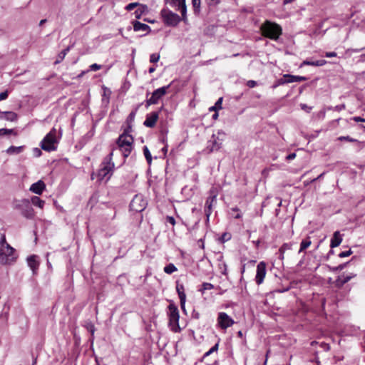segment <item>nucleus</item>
I'll return each instance as SVG.
<instances>
[{
  "mask_svg": "<svg viewBox=\"0 0 365 365\" xmlns=\"http://www.w3.org/2000/svg\"><path fill=\"white\" fill-rule=\"evenodd\" d=\"M14 249L6 242L5 235L0 233V263L11 264L14 262Z\"/></svg>",
  "mask_w": 365,
  "mask_h": 365,
  "instance_id": "1",
  "label": "nucleus"
},
{
  "mask_svg": "<svg viewBox=\"0 0 365 365\" xmlns=\"http://www.w3.org/2000/svg\"><path fill=\"white\" fill-rule=\"evenodd\" d=\"M260 30L263 36L274 41H277L282 34L281 26L268 20L260 26Z\"/></svg>",
  "mask_w": 365,
  "mask_h": 365,
  "instance_id": "2",
  "label": "nucleus"
},
{
  "mask_svg": "<svg viewBox=\"0 0 365 365\" xmlns=\"http://www.w3.org/2000/svg\"><path fill=\"white\" fill-rule=\"evenodd\" d=\"M113 151L110 152L103 160L98 170L97 178L99 181L105 180L107 182L113 175L115 167L112 162Z\"/></svg>",
  "mask_w": 365,
  "mask_h": 365,
  "instance_id": "3",
  "label": "nucleus"
},
{
  "mask_svg": "<svg viewBox=\"0 0 365 365\" xmlns=\"http://www.w3.org/2000/svg\"><path fill=\"white\" fill-rule=\"evenodd\" d=\"M58 132L55 128H53L43 138L41 142V148L42 150L51 152L57 149V143L60 136L57 135Z\"/></svg>",
  "mask_w": 365,
  "mask_h": 365,
  "instance_id": "4",
  "label": "nucleus"
},
{
  "mask_svg": "<svg viewBox=\"0 0 365 365\" xmlns=\"http://www.w3.org/2000/svg\"><path fill=\"white\" fill-rule=\"evenodd\" d=\"M13 207L19 210L21 214L27 219H32L34 217V211L29 199L14 200Z\"/></svg>",
  "mask_w": 365,
  "mask_h": 365,
  "instance_id": "5",
  "label": "nucleus"
},
{
  "mask_svg": "<svg viewBox=\"0 0 365 365\" xmlns=\"http://www.w3.org/2000/svg\"><path fill=\"white\" fill-rule=\"evenodd\" d=\"M160 14L163 18L164 24L168 26L174 27L178 26V24L181 21H183L182 15L180 17L178 14L173 12L172 11L168 9H162Z\"/></svg>",
  "mask_w": 365,
  "mask_h": 365,
  "instance_id": "6",
  "label": "nucleus"
},
{
  "mask_svg": "<svg viewBox=\"0 0 365 365\" xmlns=\"http://www.w3.org/2000/svg\"><path fill=\"white\" fill-rule=\"evenodd\" d=\"M168 317H169V325L171 327V329L178 332L180 330L179 327V311L178 307L174 304H170L168 305Z\"/></svg>",
  "mask_w": 365,
  "mask_h": 365,
  "instance_id": "7",
  "label": "nucleus"
},
{
  "mask_svg": "<svg viewBox=\"0 0 365 365\" xmlns=\"http://www.w3.org/2000/svg\"><path fill=\"white\" fill-rule=\"evenodd\" d=\"M170 86V84L155 90L153 92L151 97L146 101L145 107L148 108L150 105L157 104L158 101L167 93V91Z\"/></svg>",
  "mask_w": 365,
  "mask_h": 365,
  "instance_id": "8",
  "label": "nucleus"
},
{
  "mask_svg": "<svg viewBox=\"0 0 365 365\" xmlns=\"http://www.w3.org/2000/svg\"><path fill=\"white\" fill-rule=\"evenodd\" d=\"M166 4H169L170 6L175 8L176 10L180 11L182 16V20L185 23L187 21V6L185 0H165Z\"/></svg>",
  "mask_w": 365,
  "mask_h": 365,
  "instance_id": "9",
  "label": "nucleus"
},
{
  "mask_svg": "<svg viewBox=\"0 0 365 365\" xmlns=\"http://www.w3.org/2000/svg\"><path fill=\"white\" fill-rule=\"evenodd\" d=\"M147 201L144 200L143 195H136L130 203V209L133 211L140 212L146 207Z\"/></svg>",
  "mask_w": 365,
  "mask_h": 365,
  "instance_id": "10",
  "label": "nucleus"
},
{
  "mask_svg": "<svg viewBox=\"0 0 365 365\" xmlns=\"http://www.w3.org/2000/svg\"><path fill=\"white\" fill-rule=\"evenodd\" d=\"M217 202V194L214 190H210V196L207 198L205 205V213L207 217V220H209L210 216L212 211V207Z\"/></svg>",
  "mask_w": 365,
  "mask_h": 365,
  "instance_id": "11",
  "label": "nucleus"
},
{
  "mask_svg": "<svg viewBox=\"0 0 365 365\" xmlns=\"http://www.w3.org/2000/svg\"><path fill=\"white\" fill-rule=\"evenodd\" d=\"M217 322L222 329H226L234 324V320L225 312H220L218 314Z\"/></svg>",
  "mask_w": 365,
  "mask_h": 365,
  "instance_id": "12",
  "label": "nucleus"
},
{
  "mask_svg": "<svg viewBox=\"0 0 365 365\" xmlns=\"http://www.w3.org/2000/svg\"><path fill=\"white\" fill-rule=\"evenodd\" d=\"M222 138H220L218 136H216L215 134H213L211 136L210 140H209L207 142V149L209 150V152L219 150L222 146Z\"/></svg>",
  "mask_w": 365,
  "mask_h": 365,
  "instance_id": "13",
  "label": "nucleus"
},
{
  "mask_svg": "<svg viewBox=\"0 0 365 365\" xmlns=\"http://www.w3.org/2000/svg\"><path fill=\"white\" fill-rule=\"evenodd\" d=\"M266 275V264L264 262H260L257 266V273L255 277L256 283L261 284Z\"/></svg>",
  "mask_w": 365,
  "mask_h": 365,
  "instance_id": "14",
  "label": "nucleus"
},
{
  "mask_svg": "<svg viewBox=\"0 0 365 365\" xmlns=\"http://www.w3.org/2000/svg\"><path fill=\"white\" fill-rule=\"evenodd\" d=\"M130 129H131V127L129 126L128 130H126L124 133H123L122 135H120L119 136V138L117 140L118 146H120L121 145H124V146H127V147L132 145L133 142V138L132 135H128L126 133V132Z\"/></svg>",
  "mask_w": 365,
  "mask_h": 365,
  "instance_id": "15",
  "label": "nucleus"
},
{
  "mask_svg": "<svg viewBox=\"0 0 365 365\" xmlns=\"http://www.w3.org/2000/svg\"><path fill=\"white\" fill-rule=\"evenodd\" d=\"M158 112H152L146 115L143 125L148 128H153L158 119Z\"/></svg>",
  "mask_w": 365,
  "mask_h": 365,
  "instance_id": "16",
  "label": "nucleus"
},
{
  "mask_svg": "<svg viewBox=\"0 0 365 365\" xmlns=\"http://www.w3.org/2000/svg\"><path fill=\"white\" fill-rule=\"evenodd\" d=\"M46 185L42 180L33 183L30 187V190L35 194L41 195L45 190Z\"/></svg>",
  "mask_w": 365,
  "mask_h": 365,
  "instance_id": "17",
  "label": "nucleus"
},
{
  "mask_svg": "<svg viewBox=\"0 0 365 365\" xmlns=\"http://www.w3.org/2000/svg\"><path fill=\"white\" fill-rule=\"evenodd\" d=\"M18 115L13 111L0 112V119H4L8 121H16Z\"/></svg>",
  "mask_w": 365,
  "mask_h": 365,
  "instance_id": "18",
  "label": "nucleus"
},
{
  "mask_svg": "<svg viewBox=\"0 0 365 365\" xmlns=\"http://www.w3.org/2000/svg\"><path fill=\"white\" fill-rule=\"evenodd\" d=\"M342 241V237L339 232V231H336L334 232L333 236L331 239L330 247L331 248H334L338 247Z\"/></svg>",
  "mask_w": 365,
  "mask_h": 365,
  "instance_id": "19",
  "label": "nucleus"
},
{
  "mask_svg": "<svg viewBox=\"0 0 365 365\" xmlns=\"http://www.w3.org/2000/svg\"><path fill=\"white\" fill-rule=\"evenodd\" d=\"M27 263L29 267L32 269L33 273L35 274L39 265L38 262L36 260V256L31 255L28 257Z\"/></svg>",
  "mask_w": 365,
  "mask_h": 365,
  "instance_id": "20",
  "label": "nucleus"
},
{
  "mask_svg": "<svg viewBox=\"0 0 365 365\" xmlns=\"http://www.w3.org/2000/svg\"><path fill=\"white\" fill-rule=\"evenodd\" d=\"M133 29L135 31H146L147 33L150 32L151 31L150 27L145 24H143L140 21H135L133 23Z\"/></svg>",
  "mask_w": 365,
  "mask_h": 365,
  "instance_id": "21",
  "label": "nucleus"
},
{
  "mask_svg": "<svg viewBox=\"0 0 365 365\" xmlns=\"http://www.w3.org/2000/svg\"><path fill=\"white\" fill-rule=\"evenodd\" d=\"M284 78H287L288 83H293V82L305 81L308 79V78H307L305 76H293L291 74H284Z\"/></svg>",
  "mask_w": 365,
  "mask_h": 365,
  "instance_id": "22",
  "label": "nucleus"
},
{
  "mask_svg": "<svg viewBox=\"0 0 365 365\" xmlns=\"http://www.w3.org/2000/svg\"><path fill=\"white\" fill-rule=\"evenodd\" d=\"M102 103L103 104L107 105L109 103L111 91L108 88L104 86H102Z\"/></svg>",
  "mask_w": 365,
  "mask_h": 365,
  "instance_id": "23",
  "label": "nucleus"
},
{
  "mask_svg": "<svg viewBox=\"0 0 365 365\" xmlns=\"http://www.w3.org/2000/svg\"><path fill=\"white\" fill-rule=\"evenodd\" d=\"M352 278L351 276H339L335 281V286L338 288H341L343 287L346 283H347Z\"/></svg>",
  "mask_w": 365,
  "mask_h": 365,
  "instance_id": "24",
  "label": "nucleus"
},
{
  "mask_svg": "<svg viewBox=\"0 0 365 365\" xmlns=\"http://www.w3.org/2000/svg\"><path fill=\"white\" fill-rule=\"evenodd\" d=\"M338 140H340V141H347V142H350V143H357L358 145V148L359 149H361L362 147H363V144L364 143L363 142H360L358 140L355 139V138H353L349 135L347 136H340L337 138Z\"/></svg>",
  "mask_w": 365,
  "mask_h": 365,
  "instance_id": "25",
  "label": "nucleus"
},
{
  "mask_svg": "<svg viewBox=\"0 0 365 365\" xmlns=\"http://www.w3.org/2000/svg\"><path fill=\"white\" fill-rule=\"evenodd\" d=\"M148 11V8L146 5L139 4L138 9L135 11L134 14L136 19H140L141 16Z\"/></svg>",
  "mask_w": 365,
  "mask_h": 365,
  "instance_id": "26",
  "label": "nucleus"
},
{
  "mask_svg": "<svg viewBox=\"0 0 365 365\" xmlns=\"http://www.w3.org/2000/svg\"><path fill=\"white\" fill-rule=\"evenodd\" d=\"M24 150V146H10L6 150L8 155H16L22 153Z\"/></svg>",
  "mask_w": 365,
  "mask_h": 365,
  "instance_id": "27",
  "label": "nucleus"
},
{
  "mask_svg": "<svg viewBox=\"0 0 365 365\" xmlns=\"http://www.w3.org/2000/svg\"><path fill=\"white\" fill-rule=\"evenodd\" d=\"M184 286L182 284H180L178 281L176 282V291L178 292V294L179 296V299H182L183 300L184 299H186V294L184 292Z\"/></svg>",
  "mask_w": 365,
  "mask_h": 365,
  "instance_id": "28",
  "label": "nucleus"
},
{
  "mask_svg": "<svg viewBox=\"0 0 365 365\" xmlns=\"http://www.w3.org/2000/svg\"><path fill=\"white\" fill-rule=\"evenodd\" d=\"M70 48V46H68L66 48L63 49L61 52L58 53L56 61H54V64H58L64 59L66 55L69 51Z\"/></svg>",
  "mask_w": 365,
  "mask_h": 365,
  "instance_id": "29",
  "label": "nucleus"
},
{
  "mask_svg": "<svg viewBox=\"0 0 365 365\" xmlns=\"http://www.w3.org/2000/svg\"><path fill=\"white\" fill-rule=\"evenodd\" d=\"M31 204L32 203L34 205L37 206L40 208H43L45 201L41 200L40 197L37 196H34L30 200Z\"/></svg>",
  "mask_w": 365,
  "mask_h": 365,
  "instance_id": "30",
  "label": "nucleus"
},
{
  "mask_svg": "<svg viewBox=\"0 0 365 365\" xmlns=\"http://www.w3.org/2000/svg\"><path fill=\"white\" fill-rule=\"evenodd\" d=\"M312 244V242L310 240V237H307V238L304 239L300 244V249L299 250V252H303L304 250L308 248L310 245Z\"/></svg>",
  "mask_w": 365,
  "mask_h": 365,
  "instance_id": "31",
  "label": "nucleus"
},
{
  "mask_svg": "<svg viewBox=\"0 0 365 365\" xmlns=\"http://www.w3.org/2000/svg\"><path fill=\"white\" fill-rule=\"evenodd\" d=\"M118 148L124 158H127L130 154L132 150V145L127 147L121 145L120 146H118Z\"/></svg>",
  "mask_w": 365,
  "mask_h": 365,
  "instance_id": "32",
  "label": "nucleus"
},
{
  "mask_svg": "<svg viewBox=\"0 0 365 365\" xmlns=\"http://www.w3.org/2000/svg\"><path fill=\"white\" fill-rule=\"evenodd\" d=\"M286 83H287V78H284V74L283 75V76L279 79H277L274 83V84L272 86V88L273 89L277 88L278 86H281V85H284V84H286Z\"/></svg>",
  "mask_w": 365,
  "mask_h": 365,
  "instance_id": "33",
  "label": "nucleus"
},
{
  "mask_svg": "<svg viewBox=\"0 0 365 365\" xmlns=\"http://www.w3.org/2000/svg\"><path fill=\"white\" fill-rule=\"evenodd\" d=\"M11 134L17 135V133L14 130V129L0 128V137Z\"/></svg>",
  "mask_w": 365,
  "mask_h": 365,
  "instance_id": "34",
  "label": "nucleus"
},
{
  "mask_svg": "<svg viewBox=\"0 0 365 365\" xmlns=\"http://www.w3.org/2000/svg\"><path fill=\"white\" fill-rule=\"evenodd\" d=\"M175 271H177V267L173 263H170L164 267V272L168 274H170Z\"/></svg>",
  "mask_w": 365,
  "mask_h": 365,
  "instance_id": "35",
  "label": "nucleus"
},
{
  "mask_svg": "<svg viewBox=\"0 0 365 365\" xmlns=\"http://www.w3.org/2000/svg\"><path fill=\"white\" fill-rule=\"evenodd\" d=\"M200 3H201V0H192L193 11L195 14L200 13Z\"/></svg>",
  "mask_w": 365,
  "mask_h": 365,
  "instance_id": "36",
  "label": "nucleus"
},
{
  "mask_svg": "<svg viewBox=\"0 0 365 365\" xmlns=\"http://www.w3.org/2000/svg\"><path fill=\"white\" fill-rule=\"evenodd\" d=\"M143 153H144L145 158L148 163L149 165H150L152 163V156H151L150 152L147 146L143 147Z\"/></svg>",
  "mask_w": 365,
  "mask_h": 365,
  "instance_id": "37",
  "label": "nucleus"
},
{
  "mask_svg": "<svg viewBox=\"0 0 365 365\" xmlns=\"http://www.w3.org/2000/svg\"><path fill=\"white\" fill-rule=\"evenodd\" d=\"M222 98H220L217 102L215 103V106L210 107L209 110L210 111H217L219 109L222 108Z\"/></svg>",
  "mask_w": 365,
  "mask_h": 365,
  "instance_id": "38",
  "label": "nucleus"
},
{
  "mask_svg": "<svg viewBox=\"0 0 365 365\" xmlns=\"http://www.w3.org/2000/svg\"><path fill=\"white\" fill-rule=\"evenodd\" d=\"M213 288H214V285L212 284L209 283V282H204V283H202V287L200 289V291L203 293L205 290H210Z\"/></svg>",
  "mask_w": 365,
  "mask_h": 365,
  "instance_id": "39",
  "label": "nucleus"
},
{
  "mask_svg": "<svg viewBox=\"0 0 365 365\" xmlns=\"http://www.w3.org/2000/svg\"><path fill=\"white\" fill-rule=\"evenodd\" d=\"M103 68L104 70V73H106L109 69L108 67L107 66H102V65H99V64H97V63H93V71H96L98 70H99L100 68Z\"/></svg>",
  "mask_w": 365,
  "mask_h": 365,
  "instance_id": "40",
  "label": "nucleus"
},
{
  "mask_svg": "<svg viewBox=\"0 0 365 365\" xmlns=\"http://www.w3.org/2000/svg\"><path fill=\"white\" fill-rule=\"evenodd\" d=\"M291 248H292V244L284 243L279 248V252L283 254V253H284V252L286 250H291Z\"/></svg>",
  "mask_w": 365,
  "mask_h": 365,
  "instance_id": "41",
  "label": "nucleus"
},
{
  "mask_svg": "<svg viewBox=\"0 0 365 365\" xmlns=\"http://www.w3.org/2000/svg\"><path fill=\"white\" fill-rule=\"evenodd\" d=\"M327 63V61L324 59L312 61L313 66H322Z\"/></svg>",
  "mask_w": 365,
  "mask_h": 365,
  "instance_id": "42",
  "label": "nucleus"
},
{
  "mask_svg": "<svg viewBox=\"0 0 365 365\" xmlns=\"http://www.w3.org/2000/svg\"><path fill=\"white\" fill-rule=\"evenodd\" d=\"M160 58V55L158 53H152L150 56V61L151 63H156L158 61Z\"/></svg>",
  "mask_w": 365,
  "mask_h": 365,
  "instance_id": "43",
  "label": "nucleus"
},
{
  "mask_svg": "<svg viewBox=\"0 0 365 365\" xmlns=\"http://www.w3.org/2000/svg\"><path fill=\"white\" fill-rule=\"evenodd\" d=\"M140 105H138V106L135 109V110L132 111V112L129 114V115H128V119H127V120H128V121H133V120H134L135 116V114H136V112H137V110H138V108L140 107Z\"/></svg>",
  "mask_w": 365,
  "mask_h": 365,
  "instance_id": "44",
  "label": "nucleus"
},
{
  "mask_svg": "<svg viewBox=\"0 0 365 365\" xmlns=\"http://www.w3.org/2000/svg\"><path fill=\"white\" fill-rule=\"evenodd\" d=\"M140 4L137 3V2H134V3H130L129 4H128L126 6H125V9L127 11H132L133 9H135L136 6H138Z\"/></svg>",
  "mask_w": 365,
  "mask_h": 365,
  "instance_id": "45",
  "label": "nucleus"
},
{
  "mask_svg": "<svg viewBox=\"0 0 365 365\" xmlns=\"http://www.w3.org/2000/svg\"><path fill=\"white\" fill-rule=\"evenodd\" d=\"M352 254V251L351 250H349L347 251L341 252L339 254V257L341 258L349 257Z\"/></svg>",
  "mask_w": 365,
  "mask_h": 365,
  "instance_id": "46",
  "label": "nucleus"
},
{
  "mask_svg": "<svg viewBox=\"0 0 365 365\" xmlns=\"http://www.w3.org/2000/svg\"><path fill=\"white\" fill-rule=\"evenodd\" d=\"M218 349V344H216L215 345H214L208 351H207L205 354H204V357L207 356H209L210 354H212L213 351H217Z\"/></svg>",
  "mask_w": 365,
  "mask_h": 365,
  "instance_id": "47",
  "label": "nucleus"
},
{
  "mask_svg": "<svg viewBox=\"0 0 365 365\" xmlns=\"http://www.w3.org/2000/svg\"><path fill=\"white\" fill-rule=\"evenodd\" d=\"M300 107L303 110H304L307 113H309L312 109V107L309 106L305 103H301Z\"/></svg>",
  "mask_w": 365,
  "mask_h": 365,
  "instance_id": "48",
  "label": "nucleus"
},
{
  "mask_svg": "<svg viewBox=\"0 0 365 365\" xmlns=\"http://www.w3.org/2000/svg\"><path fill=\"white\" fill-rule=\"evenodd\" d=\"M346 264L347 263L341 264L337 267H333L332 270L334 272L341 271L346 267Z\"/></svg>",
  "mask_w": 365,
  "mask_h": 365,
  "instance_id": "49",
  "label": "nucleus"
},
{
  "mask_svg": "<svg viewBox=\"0 0 365 365\" xmlns=\"http://www.w3.org/2000/svg\"><path fill=\"white\" fill-rule=\"evenodd\" d=\"M33 153H34V155L35 157H40L42 154V152L41 150V149L38 148H34L33 150Z\"/></svg>",
  "mask_w": 365,
  "mask_h": 365,
  "instance_id": "50",
  "label": "nucleus"
},
{
  "mask_svg": "<svg viewBox=\"0 0 365 365\" xmlns=\"http://www.w3.org/2000/svg\"><path fill=\"white\" fill-rule=\"evenodd\" d=\"M185 302H186V299H184L183 300H182V299H180V307L182 310V312L184 313H186V310H185Z\"/></svg>",
  "mask_w": 365,
  "mask_h": 365,
  "instance_id": "51",
  "label": "nucleus"
},
{
  "mask_svg": "<svg viewBox=\"0 0 365 365\" xmlns=\"http://www.w3.org/2000/svg\"><path fill=\"white\" fill-rule=\"evenodd\" d=\"M166 221L168 222H169L170 224H171L172 225H175V220L172 216H167Z\"/></svg>",
  "mask_w": 365,
  "mask_h": 365,
  "instance_id": "52",
  "label": "nucleus"
},
{
  "mask_svg": "<svg viewBox=\"0 0 365 365\" xmlns=\"http://www.w3.org/2000/svg\"><path fill=\"white\" fill-rule=\"evenodd\" d=\"M8 95H9L8 91L1 93H0V101L6 99L8 98Z\"/></svg>",
  "mask_w": 365,
  "mask_h": 365,
  "instance_id": "53",
  "label": "nucleus"
},
{
  "mask_svg": "<svg viewBox=\"0 0 365 365\" xmlns=\"http://www.w3.org/2000/svg\"><path fill=\"white\" fill-rule=\"evenodd\" d=\"M337 56L336 53V52H326L324 53V56L327 57V58H332V57H336Z\"/></svg>",
  "mask_w": 365,
  "mask_h": 365,
  "instance_id": "54",
  "label": "nucleus"
},
{
  "mask_svg": "<svg viewBox=\"0 0 365 365\" xmlns=\"http://www.w3.org/2000/svg\"><path fill=\"white\" fill-rule=\"evenodd\" d=\"M247 85L250 88H254L257 85V82L252 80L248 81Z\"/></svg>",
  "mask_w": 365,
  "mask_h": 365,
  "instance_id": "55",
  "label": "nucleus"
},
{
  "mask_svg": "<svg viewBox=\"0 0 365 365\" xmlns=\"http://www.w3.org/2000/svg\"><path fill=\"white\" fill-rule=\"evenodd\" d=\"M304 66H312V61H309V60L304 61L301 63L300 67H303Z\"/></svg>",
  "mask_w": 365,
  "mask_h": 365,
  "instance_id": "56",
  "label": "nucleus"
},
{
  "mask_svg": "<svg viewBox=\"0 0 365 365\" xmlns=\"http://www.w3.org/2000/svg\"><path fill=\"white\" fill-rule=\"evenodd\" d=\"M296 158V153H292L290 154H289L287 157H286V159L287 160H292L293 159H294Z\"/></svg>",
  "mask_w": 365,
  "mask_h": 365,
  "instance_id": "57",
  "label": "nucleus"
},
{
  "mask_svg": "<svg viewBox=\"0 0 365 365\" xmlns=\"http://www.w3.org/2000/svg\"><path fill=\"white\" fill-rule=\"evenodd\" d=\"M230 239V235L227 233H224L222 236V240L223 242L227 241Z\"/></svg>",
  "mask_w": 365,
  "mask_h": 365,
  "instance_id": "58",
  "label": "nucleus"
},
{
  "mask_svg": "<svg viewBox=\"0 0 365 365\" xmlns=\"http://www.w3.org/2000/svg\"><path fill=\"white\" fill-rule=\"evenodd\" d=\"M364 48H365V47L361 48H350V49H348L347 51H352V52H354V53H359V52L363 51Z\"/></svg>",
  "mask_w": 365,
  "mask_h": 365,
  "instance_id": "59",
  "label": "nucleus"
},
{
  "mask_svg": "<svg viewBox=\"0 0 365 365\" xmlns=\"http://www.w3.org/2000/svg\"><path fill=\"white\" fill-rule=\"evenodd\" d=\"M353 120L355 122H365V118H362L359 117V116L354 117Z\"/></svg>",
  "mask_w": 365,
  "mask_h": 365,
  "instance_id": "60",
  "label": "nucleus"
},
{
  "mask_svg": "<svg viewBox=\"0 0 365 365\" xmlns=\"http://www.w3.org/2000/svg\"><path fill=\"white\" fill-rule=\"evenodd\" d=\"M208 4H217L220 0H205Z\"/></svg>",
  "mask_w": 365,
  "mask_h": 365,
  "instance_id": "61",
  "label": "nucleus"
},
{
  "mask_svg": "<svg viewBox=\"0 0 365 365\" xmlns=\"http://www.w3.org/2000/svg\"><path fill=\"white\" fill-rule=\"evenodd\" d=\"M345 108V106L344 105H339V106H336L335 107V110H337V111H340L343 109Z\"/></svg>",
  "mask_w": 365,
  "mask_h": 365,
  "instance_id": "62",
  "label": "nucleus"
},
{
  "mask_svg": "<svg viewBox=\"0 0 365 365\" xmlns=\"http://www.w3.org/2000/svg\"><path fill=\"white\" fill-rule=\"evenodd\" d=\"M223 270L222 271V274L224 275L227 274V264L225 263H223Z\"/></svg>",
  "mask_w": 365,
  "mask_h": 365,
  "instance_id": "63",
  "label": "nucleus"
},
{
  "mask_svg": "<svg viewBox=\"0 0 365 365\" xmlns=\"http://www.w3.org/2000/svg\"><path fill=\"white\" fill-rule=\"evenodd\" d=\"M225 135V133L222 130H218L217 135H216V136H218L220 138L221 136L223 137Z\"/></svg>",
  "mask_w": 365,
  "mask_h": 365,
  "instance_id": "64",
  "label": "nucleus"
}]
</instances>
